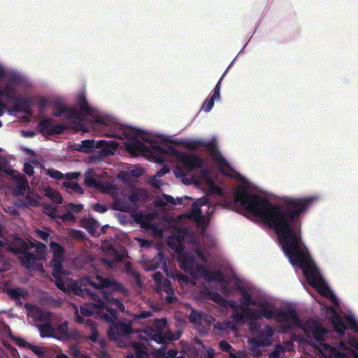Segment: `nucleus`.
<instances>
[{
	"mask_svg": "<svg viewBox=\"0 0 358 358\" xmlns=\"http://www.w3.org/2000/svg\"><path fill=\"white\" fill-rule=\"evenodd\" d=\"M45 195L53 200L55 203L61 204L63 202V198L61 194L52 189H48L45 192Z\"/></svg>",
	"mask_w": 358,
	"mask_h": 358,
	"instance_id": "44",
	"label": "nucleus"
},
{
	"mask_svg": "<svg viewBox=\"0 0 358 358\" xmlns=\"http://www.w3.org/2000/svg\"><path fill=\"white\" fill-rule=\"evenodd\" d=\"M313 201L312 197H285L282 204H273L266 198L250 194L242 186L238 187L234 194L236 203H239L274 230L290 263L301 268L308 284L323 296L334 298L331 290L325 285L317 267L301 246L299 216L308 209Z\"/></svg>",
	"mask_w": 358,
	"mask_h": 358,
	"instance_id": "1",
	"label": "nucleus"
},
{
	"mask_svg": "<svg viewBox=\"0 0 358 358\" xmlns=\"http://www.w3.org/2000/svg\"><path fill=\"white\" fill-rule=\"evenodd\" d=\"M208 294L210 299L219 305L222 304L225 301V299L217 292H209Z\"/></svg>",
	"mask_w": 358,
	"mask_h": 358,
	"instance_id": "50",
	"label": "nucleus"
},
{
	"mask_svg": "<svg viewBox=\"0 0 358 358\" xmlns=\"http://www.w3.org/2000/svg\"><path fill=\"white\" fill-rule=\"evenodd\" d=\"M36 327L40 331V336L42 338L45 337H53L54 338V329L50 320L44 322L43 324H37Z\"/></svg>",
	"mask_w": 358,
	"mask_h": 358,
	"instance_id": "32",
	"label": "nucleus"
},
{
	"mask_svg": "<svg viewBox=\"0 0 358 358\" xmlns=\"http://www.w3.org/2000/svg\"><path fill=\"white\" fill-rule=\"evenodd\" d=\"M168 204L176 205V199L170 195L163 194L162 197L157 196L155 200V205L158 207H164Z\"/></svg>",
	"mask_w": 358,
	"mask_h": 358,
	"instance_id": "34",
	"label": "nucleus"
},
{
	"mask_svg": "<svg viewBox=\"0 0 358 358\" xmlns=\"http://www.w3.org/2000/svg\"><path fill=\"white\" fill-rule=\"evenodd\" d=\"M201 145L206 148L212 158L217 163L218 166L221 169V171L226 174L223 171V168L229 167V163L227 162L226 159L221 155L215 143L213 141H210L202 143Z\"/></svg>",
	"mask_w": 358,
	"mask_h": 358,
	"instance_id": "18",
	"label": "nucleus"
},
{
	"mask_svg": "<svg viewBox=\"0 0 358 358\" xmlns=\"http://www.w3.org/2000/svg\"><path fill=\"white\" fill-rule=\"evenodd\" d=\"M54 120L50 117H43L38 123L36 130L45 137L62 134L69 129L65 124H53Z\"/></svg>",
	"mask_w": 358,
	"mask_h": 358,
	"instance_id": "11",
	"label": "nucleus"
},
{
	"mask_svg": "<svg viewBox=\"0 0 358 358\" xmlns=\"http://www.w3.org/2000/svg\"><path fill=\"white\" fill-rule=\"evenodd\" d=\"M62 269L57 271L52 269V275L55 279V285L58 289L64 292H68V287H66L64 280L62 278Z\"/></svg>",
	"mask_w": 358,
	"mask_h": 358,
	"instance_id": "36",
	"label": "nucleus"
},
{
	"mask_svg": "<svg viewBox=\"0 0 358 358\" xmlns=\"http://www.w3.org/2000/svg\"><path fill=\"white\" fill-rule=\"evenodd\" d=\"M67 208L69 211L71 212V213H78L83 209V206L82 204H75L73 203H69L67 204Z\"/></svg>",
	"mask_w": 358,
	"mask_h": 358,
	"instance_id": "53",
	"label": "nucleus"
},
{
	"mask_svg": "<svg viewBox=\"0 0 358 358\" xmlns=\"http://www.w3.org/2000/svg\"><path fill=\"white\" fill-rule=\"evenodd\" d=\"M23 171L24 173L28 175L29 176H31L34 174V167L29 163H25L24 164V169Z\"/></svg>",
	"mask_w": 358,
	"mask_h": 358,
	"instance_id": "62",
	"label": "nucleus"
},
{
	"mask_svg": "<svg viewBox=\"0 0 358 358\" xmlns=\"http://www.w3.org/2000/svg\"><path fill=\"white\" fill-rule=\"evenodd\" d=\"M93 210L99 213H104L108 210V208L105 205H102L99 203H95L93 207Z\"/></svg>",
	"mask_w": 358,
	"mask_h": 358,
	"instance_id": "58",
	"label": "nucleus"
},
{
	"mask_svg": "<svg viewBox=\"0 0 358 358\" xmlns=\"http://www.w3.org/2000/svg\"><path fill=\"white\" fill-rule=\"evenodd\" d=\"M84 182L87 187H94L104 193L112 189V186L109 183H104L101 180L96 179L92 173L85 174Z\"/></svg>",
	"mask_w": 358,
	"mask_h": 358,
	"instance_id": "22",
	"label": "nucleus"
},
{
	"mask_svg": "<svg viewBox=\"0 0 358 358\" xmlns=\"http://www.w3.org/2000/svg\"><path fill=\"white\" fill-rule=\"evenodd\" d=\"M127 271L133 276L136 285L138 287H141L143 282L141 281L140 274L136 271L133 270L131 267H127Z\"/></svg>",
	"mask_w": 358,
	"mask_h": 358,
	"instance_id": "49",
	"label": "nucleus"
},
{
	"mask_svg": "<svg viewBox=\"0 0 358 358\" xmlns=\"http://www.w3.org/2000/svg\"><path fill=\"white\" fill-rule=\"evenodd\" d=\"M103 295L105 303L114 306L120 311H124V306L120 299L111 296L110 293H108V292H104ZM105 305L107 306L106 304Z\"/></svg>",
	"mask_w": 358,
	"mask_h": 358,
	"instance_id": "29",
	"label": "nucleus"
},
{
	"mask_svg": "<svg viewBox=\"0 0 358 358\" xmlns=\"http://www.w3.org/2000/svg\"><path fill=\"white\" fill-rule=\"evenodd\" d=\"M354 346L357 352L349 350L345 352H341L336 350L334 353V358H358V341H354Z\"/></svg>",
	"mask_w": 358,
	"mask_h": 358,
	"instance_id": "35",
	"label": "nucleus"
},
{
	"mask_svg": "<svg viewBox=\"0 0 358 358\" xmlns=\"http://www.w3.org/2000/svg\"><path fill=\"white\" fill-rule=\"evenodd\" d=\"M88 286L96 288V281L91 276H85L78 281H74L69 285L68 286V292L82 297L90 296L93 301H95L97 296L91 292L87 287Z\"/></svg>",
	"mask_w": 358,
	"mask_h": 358,
	"instance_id": "8",
	"label": "nucleus"
},
{
	"mask_svg": "<svg viewBox=\"0 0 358 358\" xmlns=\"http://www.w3.org/2000/svg\"><path fill=\"white\" fill-rule=\"evenodd\" d=\"M143 141L151 144L150 148L146 145L143 142L141 141L138 139L133 138L127 144V150L131 153H135L136 152H150V148L155 150L152 148V145H157L155 142L150 140L148 138H143Z\"/></svg>",
	"mask_w": 358,
	"mask_h": 358,
	"instance_id": "19",
	"label": "nucleus"
},
{
	"mask_svg": "<svg viewBox=\"0 0 358 358\" xmlns=\"http://www.w3.org/2000/svg\"><path fill=\"white\" fill-rule=\"evenodd\" d=\"M192 216L195 219H199L201 217V210L197 203H193L192 206Z\"/></svg>",
	"mask_w": 358,
	"mask_h": 358,
	"instance_id": "56",
	"label": "nucleus"
},
{
	"mask_svg": "<svg viewBox=\"0 0 358 358\" xmlns=\"http://www.w3.org/2000/svg\"><path fill=\"white\" fill-rule=\"evenodd\" d=\"M9 259H7L0 249V272H4L9 269Z\"/></svg>",
	"mask_w": 358,
	"mask_h": 358,
	"instance_id": "48",
	"label": "nucleus"
},
{
	"mask_svg": "<svg viewBox=\"0 0 358 358\" xmlns=\"http://www.w3.org/2000/svg\"><path fill=\"white\" fill-rule=\"evenodd\" d=\"M153 279L157 285V287H159V285L162 284V282L164 278L160 272H157L153 275Z\"/></svg>",
	"mask_w": 358,
	"mask_h": 358,
	"instance_id": "61",
	"label": "nucleus"
},
{
	"mask_svg": "<svg viewBox=\"0 0 358 358\" xmlns=\"http://www.w3.org/2000/svg\"><path fill=\"white\" fill-rule=\"evenodd\" d=\"M158 290H163L167 294H173V289L172 287L171 282L165 278L162 282V284L159 285V287H157Z\"/></svg>",
	"mask_w": 358,
	"mask_h": 358,
	"instance_id": "46",
	"label": "nucleus"
},
{
	"mask_svg": "<svg viewBox=\"0 0 358 358\" xmlns=\"http://www.w3.org/2000/svg\"><path fill=\"white\" fill-rule=\"evenodd\" d=\"M208 317V316L207 314L203 312H199L196 310H192L189 314V320L192 324L200 326L207 322Z\"/></svg>",
	"mask_w": 358,
	"mask_h": 358,
	"instance_id": "28",
	"label": "nucleus"
},
{
	"mask_svg": "<svg viewBox=\"0 0 358 358\" xmlns=\"http://www.w3.org/2000/svg\"><path fill=\"white\" fill-rule=\"evenodd\" d=\"M94 301L95 303H87L80 306V313L87 317L92 316L94 313H97L100 315V317L101 318L103 313H108L107 308L109 307L106 306L104 301L98 296L96 297V300Z\"/></svg>",
	"mask_w": 358,
	"mask_h": 358,
	"instance_id": "14",
	"label": "nucleus"
},
{
	"mask_svg": "<svg viewBox=\"0 0 358 358\" xmlns=\"http://www.w3.org/2000/svg\"><path fill=\"white\" fill-rule=\"evenodd\" d=\"M275 319L278 322H285V329L289 330L292 328L291 325L300 327L301 321L297 315L296 310L292 308L278 310L275 315Z\"/></svg>",
	"mask_w": 358,
	"mask_h": 358,
	"instance_id": "12",
	"label": "nucleus"
},
{
	"mask_svg": "<svg viewBox=\"0 0 358 358\" xmlns=\"http://www.w3.org/2000/svg\"><path fill=\"white\" fill-rule=\"evenodd\" d=\"M219 347L222 351L229 352L231 358H240L239 357L233 354V352H232V351H234L233 348L226 341H224V340L221 341L219 343Z\"/></svg>",
	"mask_w": 358,
	"mask_h": 358,
	"instance_id": "45",
	"label": "nucleus"
},
{
	"mask_svg": "<svg viewBox=\"0 0 358 358\" xmlns=\"http://www.w3.org/2000/svg\"><path fill=\"white\" fill-rule=\"evenodd\" d=\"M128 200L130 206V211L136 210L139 203L143 201L147 196L146 192L142 189H135L128 191Z\"/></svg>",
	"mask_w": 358,
	"mask_h": 358,
	"instance_id": "21",
	"label": "nucleus"
},
{
	"mask_svg": "<svg viewBox=\"0 0 358 358\" xmlns=\"http://www.w3.org/2000/svg\"><path fill=\"white\" fill-rule=\"evenodd\" d=\"M326 334L327 330L320 325H315L312 329V334L317 341L320 342L324 341Z\"/></svg>",
	"mask_w": 358,
	"mask_h": 358,
	"instance_id": "40",
	"label": "nucleus"
},
{
	"mask_svg": "<svg viewBox=\"0 0 358 358\" xmlns=\"http://www.w3.org/2000/svg\"><path fill=\"white\" fill-rule=\"evenodd\" d=\"M134 348L135 355L132 354L128 355L126 358H148V353L145 350V346L141 343H134Z\"/></svg>",
	"mask_w": 358,
	"mask_h": 358,
	"instance_id": "31",
	"label": "nucleus"
},
{
	"mask_svg": "<svg viewBox=\"0 0 358 358\" xmlns=\"http://www.w3.org/2000/svg\"><path fill=\"white\" fill-rule=\"evenodd\" d=\"M58 219L62 220L63 222H66V221L72 222V221H75L76 217H75L73 213H71V212L68 211L62 215H58Z\"/></svg>",
	"mask_w": 358,
	"mask_h": 358,
	"instance_id": "54",
	"label": "nucleus"
},
{
	"mask_svg": "<svg viewBox=\"0 0 358 358\" xmlns=\"http://www.w3.org/2000/svg\"><path fill=\"white\" fill-rule=\"evenodd\" d=\"M29 348L37 356L41 357L44 354V351L43 350L38 349L36 346L33 345H29Z\"/></svg>",
	"mask_w": 358,
	"mask_h": 358,
	"instance_id": "63",
	"label": "nucleus"
},
{
	"mask_svg": "<svg viewBox=\"0 0 358 358\" xmlns=\"http://www.w3.org/2000/svg\"><path fill=\"white\" fill-rule=\"evenodd\" d=\"M127 195V190L122 191L120 196L114 199V201L111 204V208L121 212H129L130 206Z\"/></svg>",
	"mask_w": 358,
	"mask_h": 358,
	"instance_id": "23",
	"label": "nucleus"
},
{
	"mask_svg": "<svg viewBox=\"0 0 358 358\" xmlns=\"http://www.w3.org/2000/svg\"><path fill=\"white\" fill-rule=\"evenodd\" d=\"M7 250L14 255H20V256H26L29 250L31 249L32 245L27 242L21 238L14 236L10 243H8Z\"/></svg>",
	"mask_w": 358,
	"mask_h": 358,
	"instance_id": "16",
	"label": "nucleus"
},
{
	"mask_svg": "<svg viewBox=\"0 0 358 358\" xmlns=\"http://www.w3.org/2000/svg\"><path fill=\"white\" fill-rule=\"evenodd\" d=\"M47 104L48 101L45 97H41L39 99L38 105L41 112L45 109Z\"/></svg>",
	"mask_w": 358,
	"mask_h": 358,
	"instance_id": "64",
	"label": "nucleus"
},
{
	"mask_svg": "<svg viewBox=\"0 0 358 358\" xmlns=\"http://www.w3.org/2000/svg\"><path fill=\"white\" fill-rule=\"evenodd\" d=\"M243 312L246 313L247 321H257L262 319L260 310L257 308H245Z\"/></svg>",
	"mask_w": 358,
	"mask_h": 358,
	"instance_id": "38",
	"label": "nucleus"
},
{
	"mask_svg": "<svg viewBox=\"0 0 358 358\" xmlns=\"http://www.w3.org/2000/svg\"><path fill=\"white\" fill-rule=\"evenodd\" d=\"M198 269L202 271L203 275L208 282L217 281L223 282L225 281L222 272L219 270L210 271L204 268L202 266H198Z\"/></svg>",
	"mask_w": 358,
	"mask_h": 358,
	"instance_id": "25",
	"label": "nucleus"
},
{
	"mask_svg": "<svg viewBox=\"0 0 358 358\" xmlns=\"http://www.w3.org/2000/svg\"><path fill=\"white\" fill-rule=\"evenodd\" d=\"M215 99L213 98H207L202 104L201 109L208 113L210 111L214 106Z\"/></svg>",
	"mask_w": 358,
	"mask_h": 358,
	"instance_id": "51",
	"label": "nucleus"
},
{
	"mask_svg": "<svg viewBox=\"0 0 358 358\" xmlns=\"http://www.w3.org/2000/svg\"><path fill=\"white\" fill-rule=\"evenodd\" d=\"M232 318L234 321L237 322L247 321L246 320V313L245 312L243 313H236L233 315Z\"/></svg>",
	"mask_w": 358,
	"mask_h": 358,
	"instance_id": "57",
	"label": "nucleus"
},
{
	"mask_svg": "<svg viewBox=\"0 0 358 358\" xmlns=\"http://www.w3.org/2000/svg\"><path fill=\"white\" fill-rule=\"evenodd\" d=\"M331 311L332 315L330 320L338 334L343 335L347 329H351L358 333V323L353 316L345 315L344 317H342L333 308H331Z\"/></svg>",
	"mask_w": 358,
	"mask_h": 358,
	"instance_id": "7",
	"label": "nucleus"
},
{
	"mask_svg": "<svg viewBox=\"0 0 358 358\" xmlns=\"http://www.w3.org/2000/svg\"><path fill=\"white\" fill-rule=\"evenodd\" d=\"M36 232L38 238L42 239V240H43V241H47L48 238H49V236H50V234L48 232H46L45 231H43V230H41L39 229H37L36 230Z\"/></svg>",
	"mask_w": 358,
	"mask_h": 358,
	"instance_id": "60",
	"label": "nucleus"
},
{
	"mask_svg": "<svg viewBox=\"0 0 358 358\" xmlns=\"http://www.w3.org/2000/svg\"><path fill=\"white\" fill-rule=\"evenodd\" d=\"M152 148L155 152L160 154L176 157L184 168L190 171L201 168L203 164V159L198 155L178 151L172 145H167L166 147L152 145Z\"/></svg>",
	"mask_w": 358,
	"mask_h": 358,
	"instance_id": "3",
	"label": "nucleus"
},
{
	"mask_svg": "<svg viewBox=\"0 0 358 358\" xmlns=\"http://www.w3.org/2000/svg\"><path fill=\"white\" fill-rule=\"evenodd\" d=\"M47 174L52 178H55L57 180H62L64 178V174H63L61 171L49 169L47 171Z\"/></svg>",
	"mask_w": 358,
	"mask_h": 358,
	"instance_id": "52",
	"label": "nucleus"
},
{
	"mask_svg": "<svg viewBox=\"0 0 358 358\" xmlns=\"http://www.w3.org/2000/svg\"><path fill=\"white\" fill-rule=\"evenodd\" d=\"M54 338L59 341H66L70 339L69 333V322L64 321L62 324L53 327Z\"/></svg>",
	"mask_w": 358,
	"mask_h": 358,
	"instance_id": "26",
	"label": "nucleus"
},
{
	"mask_svg": "<svg viewBox=\"0 0 358 358\" xmlns=\"http://www.w3.org/2000/svg\"><path fill=\"white\" fill-rule=\"evenodd\" d=\"M222 77L220 79L217 85H215L213 93L211 96V98L214 99L215 100H219L220 99V89H221V81H222Z\"/></svg>",
	"mask_w": 358,
	"mask_h": 358,
	"instance_id": "55",
	"label": "nucleus"
},
{
	"mask_svg": "<svg viewBox=\"0 0 358 358\" xmlns=\"http://www.w3.org/2000/svg\"><path fill=\"white\" fill-rule=\"evenodd\" d=\"M24 308L27 311V315L31 317L36 322H44L50 320V312L44 311L36 305L26 303Z\"/></svg>",
	"mask_w": 358,
	"mask_h": 358,
	"instance_id": "17",
	"label": "nucleus"
},
{
	"mask_svg": "<svg viewBox=\"0 0 358 358\" xmlns=\"http://www.w3.org/2000/svg\"><path fill=\"white\" fill-rule=\"evenodd\" d=\"M17 185L13 189V193L16 196H23L25 194L26 189L28 187V181L26 178H23L21 175L17 177Z\"/></svg>",
	"mask_w": 358,
	"mask_h": 358,
	"instance_id": "30",
	"label": "nucleus"
},
{
	"mask_svg": "<svg viewBox=\"0 0 358 358\" xmlns=\"http://www.w3.org/2000/svg\"><path fill=\"white\" fill-rule=\"evenodd\" d=\"M96 281V289H106L108 292H120L124 294L128 293L127 289L115 280L103 278L101 275L95 277Z\"/></svg>",
	"mask_w": 358,
	"mask_h": 358,
	"instance_id": "13",
	"label": "nucleus"
},
{
	"mask_svg": "<svg viewBox=\"0 0 358 358\" xmlns=\"http://www.w3.org/2000/svg\"><path fill=\"white\" fill-rule=\"evenodd\" d=\"M83 226L90 234L94 236L99 224L97 222L94 220H87L83 221Z\"/></svg>",
	"mask_w": 358,
	"mask_h": 358,
	"instance_id": "43",
	"label": "nucleus"
},
{
	"mask_svg": "<svg viewBox=\"0 0 358 358\" xmlns=\"http://www.w3.org/2000/svg\"><path fill=\"white\" fill-rule=\"evenodd\" d=\"M29 243L32 245L31 249L34 248L36 254H34L29 251L26 256H20L19 260L22 265L27 269H30L36 265V261H41L45 259L47 252V246L41 242L34 243L29 241Z\"/></svg>",
	"mask_w": 358,
	"mask_h": 358,
	"instance_id": "10",
	"label": "nucleus"
},
{
	"mask_svg": "<svg viewBox=\"0 0 358 358\" xmlns=\"http://www.w3.org/2000/svg\"><path fill=\"white\" fill-rule=\"evenodd\" d=\"M108 313H103L101 318L110 323L108 330V336L111 341H117L121 337L127 336L132 332L131 325L124 322H115L117 313V310L112 308H107Z\"/></svg>",
	"mask_w": 358,
	"mask_h": 358,
	"instance_id": "5",
	"label": "nucleus"
},
{
	"mask_svg": "<svg viewBox=\"0 0 358 358\" xmlns=\"http://www.w3.org/2000/svg\"><path fill=\"white\" fill-rule=\"evenodd\" d=\"M236 289L241 294V297L239 299L241 304L237 307L238 309L243 311L245 308H248L250 306L258 305L256 301L252 299L251 294L243 286L238 285Z\"/></svg>",
	"mask_w": 358,
	"mask_h": 358,
	"instance_id": "24",
	"label": "nucleus"
},
{
	"mask_svg": "<svg viewBox=\"0 0 358 358\" xmlns=\"http://www.w3.org/2000/svg\"><path fill=\"white\" fill-rule=\"evenodd\" d=\"M14 104L12 108L8 109V112L10 113L13 112H18L23 113L27 115L31 114V103L32 101L30 98H21L16 97L15 99L13 100Z\"/></svg>",
	"mask_w": 358,
	"mask_h": 358,
	"instance_id": "20",
	"label": "nucleus"
},
{
	"mask_svg": "<svg viewBox=\"0 0 358 358\" xmlns=\"http://www.w3.org/2000/svg\"><path fill=\"white\" fill-rule=\"evenodd\" d=\"M15 94L16 90L10 85H7L3 88L0 87V96H4L13 101L17 97Z\"/></svg>",
	"mask_w": 358,
	"mask_h": 358,
	"instance_id": "39",
	"label": "nucleus"
},
{
	"mask_svg": "<svg viewBox=\"0 0 358 358\" xmlns=\"http://www.w3.org/2000/svg\"><path fill=\"white\" fill-rule=\"evenodd\" d=\"M285 352V348L281 344L275 346L273 350L269 354L268 358H284L281 357Z\"/></svg>",
	"mask_w": 358,
	"mask_h": 358,
	"instance_id": "47",
	"label": "nucleus"
},
{
	"mask_svg": "<svg viewBox=\"0 0 358 358\" xmlns=\"http://www.w3.org/2000/svg\"><path fill=\"white\" fill-rule=\"evenodd\" d=\"M100 149V156L108 157L113 155L118 148V143L115 141L108 142L99 141L96 143L94 140L86 139L81 141V143L76 145L75 150L84 153L93 152L94 148Z\"/></svg>",
	"mask_w": 358,
	"mask_h": 358,
	"instance_id": "6",
	"label": "nucleus"
},
{
	"mask_svg": "<svg viewBox=\"0 0 358 358\" xmlns=\"http://www.w3.org/2000/svg\"><path fill=\"white\" fill-rule=\"evenodd\" d=\"M7 293L10 299L16 301H20L22 297H24L27 295V292L22 288L10 289Z\"/></svg>",
	"mask_w": 358,
	"mask_h": 358,
	"instance_id": "37",
	"label": "nucleus"
},
{
	"mask_svg": "<svg viewBox=\"0 0 358 358\" xmlns=\"http://www.w3.org/2000/svg\"><path fill=\"white\" fill-rule=\"evenodd\" d=\"M71 236L75 239L82 240L85 237V234L80 230H73Z\"/></svg>",
	"mask_w": 358,
	"mask_h": 358,
	"instance_id": "59",
	"label": "nucleus"
},
{
	"mask_svg": "<svg viewBox=\"0 0 358 358\" xmlns=\"http://www.w3.org/2000/svg\"><path fill=\"white\" fill-rule=\"evenodd\" d=\"M111 251L114 254V259L103 258L101 262L103 264L107 265L110 268H113L115 266L116 262H121L122 260V255L113 248H112Z\"/></svg>",
	"mask_w": 358,
	"mask_h": 358,
	"instance_id": "41",
	"label": "nucleus"
},
{
	"mask_svg": "<svg viewBox=\"0 0 358 358\" xmlns=\"http://www.w3.org/2000/svg\"><path fill=\"white\" fill-rule=\"evenodd\" d=\"M52 108L53 110L52 113L53 117H60L62 115H64V118L71 120V124L68 126L69 129L83 133L89 131L87 126L82 122L83 114L79 113L76 108L67 106L60 99H57L52 101Z\"/></svg>",
	"mask_w": 358,
	"mask_h": 358,
	"instance_id": "2",
	"label": "nucleus"
},
{
	"mask_svg": "<svg viewBox=\"0 0 358 358\" xmlns=\"http://www.w3.org/2000/svg\"><path fill=\"white\" fill-rule=\"evenodd\" d=\"M62 187L68 190L71 189L72 192L82 194L84 192L83 187L77 182L72 181H64L62 184Z\"/></svg>",
	"mask_w": 358,
	"mask_h": 358,
	"instance_id": "42",
	"label": "nucleus"
},
{
	"mask_svg": "<svg viewBox=\"0 0 358 358\" xmlns=\"http://www.w3.org/2000/svg\"><path fill=\"white\" fill-rule=\"evenodd\" d=\"M76 104L80 110L79 113L83 114V121L85 115H91L93 113L92 109L90 107L85 96L80 94L76 99Z\"/></svg>",
	"mask_w": 358,
	"mask_h": 358,
	"instance_id": "27",
	"label": "nucleus"
},
{
	"mask_svg": "<svg viewBox=\"0 0 358 358\" xmlns=\"http://www.w3.org/2000/svg\"><path fill=\"white\" fill-rule=\"evenodd\" d=\"M256 334L258 338H253L250 340L251 344L250 352L252 355L260 353L259 350L258 352H257V349L259 347L264 348L271 345V338L274 334V330L270 325L266 324L262 329L258 330Z\"/></svg>",
	"mask_w": 358,
	"mask_h": 358,
	"instance_id": "9",
	"label": "nucleus"
},
{
	"mask_svg": "<svg viewBox=\"0 0 358 358\" xmlns=\"http://www.w3.org/2000/svg\"><path fill=\"white\" fill-rule=\"evenodd\" d=\"M50 248L53 253V257L50 261V266L52 269L59 271L63 268V262L64 261V248L59 243L51 241Z\"/></svg>",
	"mask_w": 358,
	"mask_h": 358,
	"instance_id": "15",
	"label": "nucleus"
},
{
	"mask_svg": "<svg viewBox=\"0 0 358 358\" xmlns=\"http://www.w3.org/2000/svg\"><path fill=\"white\" fill-rule=\"evenodd\" d=\"M175 240L177 241V243L171 239L168 244L178 255L177 260L180 264V268L191 275H195V267L196 266L198 268V266H199L196 264L195 256L192 253L185 250V246L179 236H177Z\"/></svg>",
	"mask_w": 358,
	"mask_h": 358,
	"instance_id": "4",
	"label": "nucleus"
},
{
	"mask_svg": "<svg viewBox=\"0 0 358 358\" xmlns=\"http://www.w3.org/2000/svg\"><path fill=\"white\" fill-rule=\"evenodd\" d=\"M259 306L261 307L259 310L262 318L265 317L267 320L275 318V314H274L271 305L267 301L262 302Z\"/></svg>",
	"mask_w": 358,
	"mask_h": 358,
	"instance_id": "33",
	"label": "nucleus"
}]
</instances>
